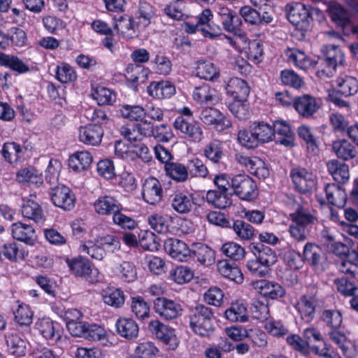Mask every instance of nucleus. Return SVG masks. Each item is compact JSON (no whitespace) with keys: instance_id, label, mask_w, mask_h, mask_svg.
<instances>
[{"instance_id":"obj_1","label":"nucleus","mask_w":358,"mask_h":358,"mask_svg":"<svg viewBox=\"0 0 358 358\" xmlns=\"http://www.w3.org/2000/svg\"><path fill=\"white\" fill-rule=\"evenodd\" d=\"M287 56L289 62L302 70L320 65L323 68L318 71L317 74L321 78L332 76L336 67L343 65L344 62V53L335 45H326L323 48V57L317 61L310 59L303 51L297 49L288 50Z\"/></svg>"},{"instance_id":"obj_2","label":"nucleus","mask_w":358,"mask_h":358,"mask_svg":"<svg viewBox=\"0 0 358 358\" xmlns=\"http://www.w3.org/2000/svg\"><path fill=\"white\" fill-rule=\"evenodd\" d=\"M293 212L289 213L290 224L288 231L296 242H304L310 236L312 229L317 222L316 215L299 202L293 200L290 204Z\"/></svg>"},{"instance_id":"obj_3","label":"nucleus","mask_w":358,"mask_h":358,"mask_svg":"<svg viewBox=\"0 0 358 358\" xmlns=\"http://www.w3.org/2000/svg\"><path fill=\"white\" fill-rule=\"evenodd\" d=\"M215 316L213 310L199 304L192 308L189 314V326L192 331L202 337L210 336L215 329Z\"/></svg>"},{"instance_id":"obj_4","label":"nucleus","mask_w":358,"mask_h":358,"mask_svg":"<svg viewBox=\"0 0 358 358\" xmlns=\"http://www.w3.org/2000/svg\"><path fill=\"white\" fill-rule=\"evenodd\" d=\"M287 19L295 27V35L298 36L299 39L304 38L312 20L307 7L303 3H296L289 9Z\"/></svg>"},{"instance_id":"obj_5","label":"nucleus","mask_w":358,"mask_h":358,"mask_svg":"<svg viewBox=\"0 0 358 358\" xmlns=\"http://www.w3.org/2000/svg\"><path fill=\"white\" fill-rule=\"evenodd\" d=\"M233 194L240 199L247 201L255 200L257 195V187L255 182L246 174H236L231 180Z\"/></svg>"},{"instance_id":"obj_6","label":"nucleus","mask_w":358,"mask_h":358,"mask_svg":"<svg viewBox=\"0 0 358 358\" xmlns=\"http://www.w3.org/2000/svg\"><path fill=\"white\" fill-rule=\"evenodd\" d=\"M290 178L294 189L302 194L311 192L316 187V176L305 168H292L290 171Z\"/></svg>"},{"instance_id":"obj_7","label":"nucleus","mask_w":358,"mask_h":358,"mask_svg":"<svg viewBox=\"0 0 358 358\" xmlns=\"http://www.w3.org/2000/svg\"><path fill=\"white\" fill-rule=\"evenodd\" d=\"M154 309L157 314L166 320H171L182 315L181 305L166 297H157L154 301Z\"/></svg>"},{"instance_id":"obj_8","label":"nucleus","mask_w":358,"mask_h":358,"mask_svg":"<svg viewBox=\"0 0 358 358\" xmlns=\"http://www.w3.org/2000/svg\"><path fill=\"white\" fill-rule=\"evenodd\" d=\"M176 130L185 134L187 138L194 142H199L203 137L202 129L194 119H184L176 117L173 122Z\"/></svg>"},{"instance_id":"obj_9","label":"nucleus","mask_w":358,"mask_h":358,"mask_svg":"<svg viewBox=\"0 0 358 358\" xmlns=\"http://www.w3.org/2000/svg\"><path fill=\"white\" fill-rule=\"evenodd\" d=\"M52 203L64 210H71L75 206L76 197L69 187L58 185L49 192Z\"/></svg>"},{"instance_id":"obj_10","label":"nucleus","mask_w":358,"mask_h":358,"mask_svg":"<svg viewBox=\"0 0 358 358\" xmlns=\"http://www.w3.org/2000/svg\"><path fill=\"white\" fill-rule=\"evenodd\" d=\"M142 197L150 205H156L162 201L163 189L157 178L149 177L145 180L142 187Z\"/></svg>"},{"instance_id":"obj_11","label":"nucleus","mask_w":358,"mask_h":358,"mask_svg":"<svg viewBox=\"0 0 358 358\" xmlns=\"http://www.w3.org/2000/svg\"><path fill=\"white\" fill-rule=\"evenodd\" d=\"M200 120L208 126H213L217 131H223L230 125L222 113L213 107L203 108L199 115Z\"/></svg>"},{"instance_id":"obj_12","label":"nucleus","mask_w":358,"mask_h":358,"mask_svg":"<svg viewBox=\"0 0 358 358\" xmlns=\"http://www.w3.org/2000/svg\"><path fill=\"white\" fill-rule=\"evenodd\" d=\"M29 252L23 246L15 241L0 244V259H7L10 262H19L28 257Z\"/></svg>"},{"instance_id":"obj_13","label":"nucleus","mask_w":358,"mask_h":358,"mask_svg":"<svg viewBox=\"0 0 358 358\" xmlns=\"http://www.w3.org/2000/svg\"><path fill=\"white\" fill-rule=\"evenodd\" d=\"M11 234L14 239L33 246L37 241V235L34 227L22 222L13 223L10 227Z\"/></svg>"},{"instance_id":"obj_14","label":"nucleus","mask_w":358,"mask_h":358,"mask_svg":"<svg viewBox=\"0 0 358 358\" xmlns=\"http://www.w3.org/2000/svg\"><path fill=\"white\" fill-rule=\"evenodd\" d=\"M166 252L179 262H187L191 258V250L187 244L175 238L167 239L164 243Z\"/></svg>"},{"instance_id":"obj_15","label":"nucleus","mask_w":358,"mask_h":358,"mask_svg":"<svg viewBox=\"0 0 358 358\" xmlns=\"http://www.w3.org/2000/svg\"><path fill=\"white\" fill-rule=\"evenodd\" d=\"M217 13L225 31L234 34L241 35L238 28L241 24L240 17L230 8L220 6L217 7Z\"/></svg>"},{"instance_id":"obj_16","label":"nucleus","mask_w":358,"mask_h":358,"mask_svg":"<svg viewBox=\"0 0 358 358\" xmlns=\"http://www.w3.org/2000/svg\"><path fill=\"white\" fill-rule=\"evenodd\" d=\"M327 336L329 340L341 349L346 358H353L356 355L355 345L339 329L329 330Z\"/></svg>"},{"instance_id":"obj_17","label":"nucleus","mask_w":358,"mask_h":358,"mask_svg":"<svg viewBox=\"0 0 358 358\" xmlns=\"http://www.w3.org/2000/svg\"><path fill=\"white\" fill-rule=\"evenodd\" d=\"M94 208L99 215L113 216L122 210L120 202L110 195L100 196L94 203Z\"/></svg>"},{"instance_id":"obj_18","label":"nucleus","mask_w":358,"mask_h":358,"mask_svg":"<svg viewBox=\"0 0 358 358\" xmlns=\"http://www.w3.org/2000/svg\"><path fill=\"white\" fill-rule=\"evenodd\" d=\"M103 129L101 126L87 124L79 128V140L86 145H98L101 142Z\"/></svg>"},{"instance_id":"obj_19","label":"nucleus","mask_w":358,"mask_h":358,"mask_svg":"<svg viewBox=\"0 0 358 358\" xmlns=\"http://www.w3.org/2000/svg\"><path fill=\"white\" fill-rule=\"evenodd\" d=\"M197 204L196 198L189 192H176L172 196L171 206L178 213L185 214L190 212Z\"/></svg>"},{"instance_id":"obj_20","label":"nucleus","mask_w":358,"mask_h":358,"mask_svg":"<svg viewBox=\"0 0 358 358\" xmlns=\"http://www.w3.org/2000/svg\"><path fill=\"white\" fill-rule=\"evenodd\" d=\"M318 303L317 299L314 296L303 295L300 298L296 308L304 322L309 323L313 320Z\"/></svg>"},{"instance_id":"obj_21","label":"nucleus","mask_w":358,"mask_h":358,"mask_svg":"<svg viewBox=\"0 0 358 358\" xmlns=\"http://www.w3.org/2000/svg\"><path fill=\"white\" fill-rule=\"evenodd\" d=\"M249 249L255 257L268 268L277 262V255L275 251L262 243H252Z\"/></svg>"},{"instance_id":"obj_22","label":"nucleus","mask_w":358,"mask_h":358,"mask_svg":"<svg viewBox=\"0 0 358 358\" xmlns=\"http://www.w3.org/2000/svg\"><path fill=\"white\" fill-rule=\"evenodd\" d=\"M253 286L260 294L271 299L280 298L285 294L284 288L278 283L273 281L257 280L253 283Z\"/></svg>"},{"instance_id":"obj_23","label":"nucleus","mask_w":358,"mask_h":358,"mask_svg":"<svg viewBox=\"0 0 358 358\" xmlns=\"http://www.w3.org/2000/svg\"><path fill=\"white\" fill-rule=\"evenodd\" d=\"M147 92L155 99H169L175 94L176 88L168 80L153 81L147 87Z\"/></svg>"},{"instance_id":"obj_24","label":"nucleus","mask_w":358,"mask_h":358,"mask_svg":"<svg viewBox=\"0 0 358 358\" xmlns=\"http://www.w3.org/2000/svg\"><path fill=\"white\" fill-rule=\"evenodd\" d=\"M148 329L152 335L166 344L176 341L174 329L158 320H151L148 324Z\"/></svg>"},{"instance_id":"obj_25","label":"nucleus","mask_w":358,"mask_h":358,"mask_svg":"<svg viewBox=\"0 0 358 358\" xmlns=\"http://www.w3.org/2000/svg\"><path fill=\"white\" fill-rule=\"evenodd\" d=\"M115 21L114 28L124 38H132L136 29H141L137 27V22L127 15H117L113 18Z\"/></svg>"},{"instance_id":"obj_26","label":"nucleus","mask_w":358,"mask_h":358,"mask_svg":"<svg viewBox=\"0 0 358 358\" xmlns=\"http://www.w3.org/2000/svg\"><path fill=\"white\" fill-rule=\"evenodd\" d=\"M273 138L277 134L280 136L278 141L286 147H292L294 143V132L289 123L285 120H276L272 125Z\"/></svg>"},{"instance_id":"obj_27","label":"nucleus","mask_w":358,"mask_h":358,"mask_svg":"<svg viewBox=\"0 0 358 358\" xmlns=\"http://www.w3.org/2000/svg\"><path fill=\"white\" fill-rule=\"evenodd\" d=\"M36 327L46 340L52 343L57 342L61 337L58 324L50 318H41L36 323Z\"/></svg>"},{"instance_id":"obj_28","label":"nucleus","mask_w":358,"mask_h":358,"mask_svg":"<svg viewBox=\"0 0 358 358\" xmlns=\"http://www.w3.org/2000/svg\"><path fill=\"white\" fill-rule=\"evenodd\" d=\"M332 149L337 157L344 161L355 159L358 155V151L355 146L345 139L334 141Z\"/></svg>"},{"instance_id":"obj_29","label":"nucleus","mask_w":358,"mask_h":358,"mask_svg":"<svg viewBox=\"0 0 358 358\" xmlns=\"http://www.w3.org/2000/svg\"><path fill=\"white\" fill-rule=\"evenodd\" d=\"M232 194L219 190H208L206 194V200L208 204L216 208L224 209L232 204Z\"/></svg>"},{"instance_id":"obj_30","label":"nucleus","mask_w":358,"mask_h":358,"mask_svg":"<svg viewBox=\"0 0 358 358\" xmlns=\"http://www.w3.org/2000/svg\"><path fill=\"white\" fill-rule=\"evenodd\" d=\"M294 107L303 117L312 116L318 109L315 99L310 95H303L295 99Z\"/></svg>"},{"instance_id":"obj_31","label":"nucleus","mask_w":358,"mask_h":358,"mask_svg":"<svg viewBox=\"0 0 358 358\" xmlns=\"http://www.w3.org/2000/svg\"><path fill=\"white\" fill-rule=\"evenodd\" d=\"M217 268L224 278L238 284L243 282V275L236 263H231L225 259L220 260L217 262Z\"/></svg>"},{"instance_id":"obj_32","label":"nucleus","mask_w":358,"mask_h":358,"mask_svg":"<svg viewBox=\"0 0 358 358\" xmlns=\"http://www.w3.org/2000/svg\"><path fill=\"white\" fill-rule=\"evenodd\" d=\"M329 173L335 181L345 183L350 178L348 166L338 159H331L327 162Z\"/></svg>"},{"instance_id":"obj_33","label":"nucleus","mask_w":358,"mask_h":358,"mask_svg":"<svg viewBox=\"0 0 358 358\" xmlns=\"http://www.w3.org/2000/svg\"><path fill=\"white\" fill-rule=\"evenodd\" d=\"M227 94L234 96V99H247L250 94V87L248 83L238 78H230L225 85Z\"/></svg>"},{"instance_id":"obj_34","label":"nucleus","mask_w":358,"mask_h":358,"mask_svg":"<svg viewBox=\"0 0 358 358\" xmlns=\"http://www.w3.org/2000/svg\"><path fill=\"white\" fill-rule=\"evenodd\" d=\"M16 180L22 184H34L39 185L43 183L42 173L34 166H28L20 169L16 173Z\"/></svg>"},{"instance_id":"obj_35","label":"nucleus","mask_w":358,"mask_h":358,"mask_svg":"<svg viewBox=\"0 0 358 358\" xmlns=\"http://www.w3.org/2000/svg\"><path fill=\"white\" fill-rule=\"evenodd\" d=\"M336 265L341 273L350 275L358 280V254L357 252H353L349 254L343 259L338 262Z\"/></svg>"},{"instance_id":"obj_36","label":"nucleus","mask_w":358,"mask_h":358,"mask_svg":"<svg viewBox=\"0 0 358 358\" xmlns=\"http://www.w3.org/2000/svg\"><path fill=\"white\" fill-rule=\"evenodd\" d=\"M116 330L120 336L127 339H132L138 334V327L136 322L130 318H119L115 322Z\"/></svg>"},{"instance_id":"obj_37","label":"nucleus","mask_w":358,"mask_h":358,"mask_svg":"<svg viewBox=\"0 0 358 358\" xmlns=\"http://www.w3.org/2000/svg\"><path fill=\"white\" fill-rule=\"evenodd\" d=\"M337 92L344 96H350L358 92V80L350 76H343L336 80Z\"/></svg>"},{"instance_id":"obj_38","label":"nucleus","mask_w":358,"mask_h":358,"mask_svg":"<svg viewBox=\"0 0 358 358\" xmlns=\"http://www.w3.org/2000/svg\"><path fill=\"white\" fill-rule=\"evenodd\" d=\"M92 162V156L87 151L77 152L70 156L69 159V166L76 172H80L86 170Z\"/></svg>"},{"instance_id":"obj_39","label":"nucleus","mask_w":358,"mask_h":358,"mask_svg":"<svg viewBox=\"0 0 358 358\" xmlns=\"http://www.w3.org/2000/svg\"><path fill=\"white\" fill-rule=\"evenodd\" d=\"M2 155L10 164H16L23 160L24 150L15 142H7L3 145Z\"/></svg>"},{"instance_id":"obj_40","label":"nucleus","mask_w":358,"mask_h":358,"mask_svg":"<svg viewBox=\"0 0 358 358\" xmlns=\"http://www.w3.org/2000/svg\"><path fill=\"white\" fill-rule=\"evenodd\" d=\"M324 191L328 203L338 206L343 207L346 202L347 196L345 190L338 185L327 184Z\"/></svg>"},{"instance_id":"obj_41","label":"nucleus","mask_w":358,"mask_h":358,"mask_svg":"<svg viewBox=\"0 0 358 358\" xmlns=\"http://www.w3.org/2000/svg\"><path fill=\"white\" fill-rule=\"evenodd\" d=\"M8 352L16 357H23L27 351V342L17 334H8L6 336Z\"/></svg>"},{"instance_id":"obj_42","label":"nucleus","mask_w":358,"mask_h":358,"mask_svg":"<svg viewBox=\"0 0 358 358\" xmlns=\"http://www.w3.org/2000/svg\"><path fill=\"white\" fill-rule=\"evenodd\" d=\"M303 257L309 264L318 268L323 259V252L320 247L312 243H307L303 247Z\"/></svg>"},{"instance_id":"obj_43","label":"nucleus","mask_w":358,"mask_h":358,"mask_svg":"<svg viewBox=\"0 0 358 358\" xmlns=\"http://www.w3.org/2000/svg\"><path fill=\"white\" fill-rule=\"evenodd\" d=\"M253 131L259 143H265L273 140V130L272 125L264 122H253L249 126Z\"/></svg>"},{"instance_id":"obj_44","label":"nucleus","mask_w":358,"mask_h":358,"mask_svg":"<svg viewBox=\"0 0 358 358\" xmlns=\"http://www.w3.org/2000/svg\"><path fill=\"white\" fill-rule=\"evenodd\" d=\"M224 317L232 322H245L248 320L247 308L240 301L232 303L231 306L225 310Z\"/></svg>"},{"instance_id":"obj_45","label":"nucleus","mask_w":358,"mask_h":358,"mask_svg":"<svg viewBox=\"0 0 358 358\" xmlns=\"http://www.w3.org/2000/svg\"><path fill=\"white\" fill-rule=\"evenodd\" d=\"M192 96L194 99L201 104L214 103L217 100L215 90L207 84L196 87Z\"/></svg>"},{"instance_id":"obj_46","label":"nucleus","mask_w":358,"mask_h":358,"mask_svg":"<svg viewBox=\"0 0 358 358\" xmlns=\"http://www.w3.org/2000/svg\"><path fill=\"white\" fill-rule=\"evenodd\" d=\"M298 134L306 146L307 151L313 155H316L319 152L320 142L316 138L310 128L302 125L298 128Z\"/></svg>"},{"instance_id":"obj_47","label":"nucleus","mask_w":358,"mask_h":358,"mask_svg":"<svg viewBox=\"0 0 358 358\" xmlns=\"http://www.w3.org/2000/svg\"><path fill=\"white\" fill-rule=\"evenodd\" d=\"M102 298L106 304L115 308L121 307L125 300L123 291L114 287L103 289Z\"/></svg>"},{"instance_id":"obj_48","label":"nucleus","mask_w":358,"mask_h":358,"mask_svg":"<svg viewBox=\"0 0 358 358\" xmlns=\"http://www.w3.org/2000/svg\"><path fill=\"white\" fill-rule=\"evenodd\" d=\"M149 69L138 64H129L126 69V78L127 81L134 85L143 83L148 78Z\"/></svg>"},{"instance_id":"obj_49","label":"nucleus","mask_w":358,"mask_h":358,"mask_svg":"<svg viewBox=\"0 0 358 358\" xmlns=\"http://www.w3.org/2000/svg\"><path fill=\"white\" fill-rule=\"evenodd\" d=\"M79 251L97 260H102L106 256L105 249L97 243V238L94 241L89 240L81 243Z\"/></svg>"},{"instance_id":"obj_50","label":"nucleus","mask_w":358,"mask_h":358,"mask_svg":"<svg viewBox=\"0 0 358 358\" xmlns=\"http://www.w3.org/2000/svg\"><path fill=\"white\" fill-rule=\"evenodd\" d=\"M115 274L124 282H133L137 278L136 266L131 262L123 261L115 266L114 268Z\"/></svg>"},{"instance_id":"obj_51","label":"nucleus","mask_w":358,"mask_h":358,"mask_svg":"<svg viewBox=\"0 0 358 358\" xmlns=\"http://www.w3.org/2000/svg\"><path fill=\"white\" fill-rule=\"evenodd\" d=\"M167 176L178 182H183L188 178V168L178 162H171L164 165Z\"/></svg>"},{"instance_id":"obj_52","label":"nucleus","mask_w":358,"mask_h":358,"mask_svg":"<svg viewBox=\"0 0 358 358\" xmlns=\"http://www.w3.org/2000/svg\"><path fill=\"white\" fill-rule=\"evenodd\" d=\"M203 265H210L214 260L213 250L204 244L196 245L191 250V258Z\"/></svg>"},{"instance_id":"obj_53","label":"nucleus","mask_w":358,"mask_h":358,"mask_svg":"<svg viewBox=\"0 0 358 358\" xmlns=\"http://www.w3.org/2000/svg\"><path fill=\"white\" fill-rule=\"evenodd\" d=\"M66 263L71 273L76 276L87 277L91 273L89 262L81 257L67 259Z\"/></svg>"},{"instance_id":"obj_54","label":"nucleus","mask_w":358,"mask_h":358,"mask_svg":"<svg viewBox=\"0 0 358 358\" xmlns=\"http://www.w3.org/2000/svg\"><path fill=\"white\" fill-rule=\"evenodd\" d=\"M24 217L38 223L43 220V213L39 204L33 200L27 201L22 206Z\"/></svg>"},{"instance_id":"obj_55","label":"nucleus","mask_w":358,"mask_h":358,"mask_svg":"<svg viewBox=\"0 0 358 358\" xmlns=\"http://www.w3.org/2000/svg\"><path fill=\"white\" fill-rule=\"evenodd\" d=\"M120 115L130 121H142L145 118V108L138 105H122L119 109Z\"/></svg>"},{"instance_id":"obj_56","label":"nucleus","mask_w":358,"mask_h":358,"mask_svg":"<svg viewBox=\"0 0 358 358\" xmlns=\"http://www.w3.org/2000/svg\"><path fill=\"white\" fill-rule=\"evenodd\" d=\"M320 320L329 329V330H335L340 329L343 322V316L338 310L327 309L323 310Z\"/></svg>"},{"instance_id":"obj_57","label":"nucleus","mask_w":358,"mask_h":358,"mask_svg":"<svg viewBox=\"0 0 358 358\" xmlns=\"http://www.w3.org/2000/svg\"><path fill=\"white\" fill-rule=\"evenodd\" d=\"M196 76L206 80L213 81L220 76L217 68L211 62H199L196 69Z\"/></svg>"},{"instance_id":"obj_58","label":"nucleus","mask_w":358,"mask_h":358,"mask_svg":"<svg viewBox=\"0 0 358 358\" xmlns=\"http://www.w3.org/2000/svg\"><path fill=\"white\" fill-rule=\"evenodd\" d=\"M231 228L241 240L249 241L255 236L254 227L241 220H234L231 224Z\"/></svg>"},{"instance_id":"obj_59","label":"nucleus","mask_w":358,"mask_h":358,"mask_svg":"<svg viewBox=\"0 0 358 358\" xmlns=\"http://www.w3.org/2000/svg\"><path fill=\"white\" fill-rule=\"evenodd\" d=\"M0 64L19 73H24L29 71V66L16 56L1 53Z\"/></svg>"},{"instance_id":"obj_60","label":"nucleus","mask_w":358,"mask_h":358,"mask_svg":"<svg viewBox=\"0 0 358 358\" xmlns=\"http://www.w3.org/2000/svg\"><path fill=\"white\" fill-rule=\"evenodd\" d=\"M55 78L62 83L73 82L77 79V73L73 67L67 63H61L55 69Z\"/></svg>"},{"instance_id":"obj_61","label":"nucleus","mask_w":358,"mask_h":358,"mask_svg":"<svg viewBox=\"0 0 358 358\" xmlns=\"http://www.w3.org/2000/svg\"><path fill=\"white\" fill-rule=\"evenodd\" d=\"M228 108L231 113L238 119L245 120L250 116L247 99H234Z\"/></svg>"},{"instance_id":"obj_62","label":"nucleus","mask_w":358,"mask_h":358,"mask_svg":"<svg viewBox=\"0 0 358 358\" xmlns=\"http://www.w3.org/2000/svg\"><path fill=\"white\" fill-rule=\"evenodd\" d=\"M15 322L21 326H28L33 320V312L29 305L19 303L17 308L13 310Z\"/></svg>"},{"instance_id":"obj_63","label":"nucleus","mask_w":358,"mask_h":358,"mask_svg":"<svg viewBox=\"0 0 358 358\" xmlns=\"http://www.w3.org/2000/svg\"><path fill=\"white\" fill-rule=\"evenodd\" d=\"M137 17V27L145 28L150 24L151 19L155 15L152 6L145 1H141Z\"/></svg>"},{"instance_id":"obj_64","label":"nucleus","mask_w":358,"mask_h":358,"mask_svg":"<svg viewBox=\"0 0 358 358\" xmlns=\"http://www.w3.org/2000/svg\"><path fill=\"white\" fill-rule=\"evenodd\" d=\"M139 245L145 250H157L159 243L156 235L149 230H141L138 233Z\"/></svg>"}]
</instances>
